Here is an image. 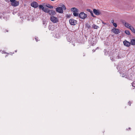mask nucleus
Instances as JSON below:
<instances>
[{"label":"nucleus","instance_id":"nucleus-6","mask_svg":"<svg viewBox=\"0 0 135 135\" xmlns=\"http://www.w3.org/2000/svg\"><path fill=\"white\" fill-rule=\"evenodd\" d=\"M69 22L70 24L72 25H75L77 23L76 21L72 19H70Z\"/></svg>","mask_w":135,"mask_h":135},{"label":"nucleus","instance_id":"nucleus-15","mask_svg":"<svg viewBox=\"0 0 135 135\" xmlns=\"http://www.w3.org/2000/svg\"><path fill=\"white\" fill-rule=\"evenodd\" d=\"M133 33H135V30L134 28L132 26L129 28Z\"/></svg>","mask_w":135,"mask_h":135},{"label":"nucleus","instance_id":"nucleus-3","mask_svg":"<svg viewBox=\"0 0 135 135\" xmlns=\"http://www.w3.org/2000/svg\"><path fill=\"white\" fill-rule=\"evenodd\" d=\"M11 2V5L13 6L16 7L19 5V2L18 1L16 0H10Z\"/></svg>","mask_w":135,"mask_h":135},{"label":"nucleus","instance_id":"nucleus-12","mask_svg":"<svg viewBox=\"0 0 135 135\" xmlns=\"http://www.w3.org/2000/svg\"><path fill=\"white\" fill-rule=\"evenodd\" d=\"M49 28L50 30H54L55 28V26L54 25H50L49 27Z\"/></svg>","mask_w":135,"mask_h":135},{"label":"nucleus","instance_id":"nucleus-18","mask_svg":"<svg viewBox=\"0 0 135 135\" xmlns=\"http://www.w3.org/2000/svg\"><path fill=\"white\" fill-rule=\"evenodd\" d=\"M46 6L47 7L49 8H53V6H52L51 5H50L49 4H46Z\"/></svg>","mask_w":135,"mask_h":135},{"label":"nucleus","instance_id":"nucleus-5","mask_svg":"<svg viewBox=\"0 0 135 135\" xmlns=\"http://www.w3.org/2000/svg\"><path fill=\"white\" fill-rule=\"evenodd\" d=\"M86 16V15L83 12H81L79 15V17L83 19L85 18Z\"/></svg>","mask_w":135,"mask_h":135},{"label":"nucleus","instance_id":"nucleus-2","mask_svg":"<svg viewBox=\"0 0 135 135\" xmlns=\"http://www.w3.org/2000/svg\"><path fill=\"white\" fill-rule=\"evenodd\" d=\"M51 21L54 23H56L59 21L58 19L54 16H51L50 17Z\"/></svg>","mask_w":135,"mask_h":135},{"label":"nucleus","instance_id":"nucleus-28","mask_svg":"<svg viewBox=\"0 0 135 135\" xmlns=\"http://www.w3.org/2000/svg\"><path fill=\"white\" fill-rule=\"evenodd\" d=\"M95 42L94 43H93V44H95Z\"/></svg>","mask_w":135,"mask_h":135},{"label":"nucleus","instance_id":"nucleus-13","mask_svg":"<svg viewBox=\"0 0 135 135\" xmlns=\"http://www.w3.org/2000/svg\"><path fill=\"white\" fill-rule=\"evenodd\" d=\"M71 11L73 12H79L78 9L75 7H73L71 8Z\"/></svg>","mask_w":135,"mask_h":135},{"label":"nucleus","instance_id":"nucleus-17","mask_svg":"<svg viewBox=\"0 0 135 135\" xmlns=\"http://www.w3.org/2000/svg\"><path fill=\"white\" fill-rule=\"evenodd\" d=\"M43 11L45 12H46V13H48V12L49 11V10L47 8H44V9H43Z\"/></svg>","mask_w":135,"mask_h":135},{"label":"nucleus","instance_id":"nucleus-14","mask_svg":"<svg viewBox=\"0 0 135 135\" xmlns=\"http://www.w3.org/2000/svg\"><path fill=\"white\" fill-rule=\"evenodd\" d=\"M130 43H131L130 45H135V39H131V40Z\"/></svg>","mask_w":135,"mask_h":135},{"label":"nucleus","instance_id":"nucleus-9","mask_svg":"<svg viewBox=\"0 0 135 135\" xmlns=\"http://www.w3.org/2000/svg\"><path fill=\"white\" fill-rule=\"evenodd\" d=\"M123 43L124 46L127 47H129L131 45V43L127 40H125L123 42Z\"/></svg>","mask_w":135,"mask_h":135},{"label":"nucleus","instance_id":"nucleus-4","mask_svg":"<svg viewBox=\"0 0 135 135\" xmlns=\"http://www.w3.org/2000/svg\"><path fill=\"white\" fill-rule=\"evenodd\" d=\"M122 23L125 27L129 29L132 26L131 24L129 23L128 22H126L125 21H123Z\"/></svg>","mask_w":135,"mask_h":135},{"label":"nucleus","instance_id":"nucleus-24","mask_svg":"<svg viewBox=\"0 0 135 135\" xmlns=\"http://www.w3.org/2000/svg\"><path fill=\"white\" fill-rule=\"evenodd\" d=\"M87 11H88L90 12V9H87Z\"/></svg>","mask_w":135,"mask_h":135},{"label":"nucleus","instance_id":"nucleus-7","mask_svg":"<svg viewBox=\"0 0 135 135\" xmlns=\"http://www.w3.org/2000/svg\"><path fill=\"white\" fill-rule=\"evenodd\" d=\"M48 13L49 15L51 16H53L55 15L56 14V12L55 11L53 10H49Z\"/></svg>","mask_w":135,"mask_h":135},{"label":"nucleus","instance_id":"nucleus-20","mask_svg":"<svg viewBox=\"0 0 135 135\" xmlns=\"http://www.w3.org/2000/svg\"><path fill=\"white\" fill-rule=\"evenodd\" d=\"M39 9H41L43 10L44 7L42 5H39Z\"/></svg>","mask_w":135,"mask_h":135},{"label":"nucleus","instance_id":"nucleus-23","mask_svg":"<svg viewBox=\"0 0 135 135\" xmlns=\"http://www.w3.org/2000/svg\"><path fill=\"white\" fill-rule=\"evenodd\" d=\"M132 85L133 87H135V85L134 84V82L132 83Z\"/></svg>","mask_w":135,"mask_h":135},{"label":"nucleus","instance_id":"nucleus-16","mask_svg":"<svg viewBox=\"0 0 135 135\" xmlns=\"http://www.w3.org/2000/svg\"><path fill=\"white\" fill-rule=\"evenodd\" d=\"M93 28L95 29H97L99 28V27L98 26L95 25L94 24H93L92 26Z\"/></svg>","mask_w":135,"mask_h":135},{"label":"nucleus","instance_id":"nucleus-22","mask_svg":"<svg viewBox=\"0 0 135 135\" xmlns=\"http://www.w3.org/2000/svg\"><path fill=\"white\" fill-rule=\"evenodd\" d=\"M113 25L115 27H116L117 26V25L116 24V23H114L113 24Z\"/></svg>","mask_w":135,"mask_h":135},{"label":"nucleus","instance_id":"nucleus-25","mask_svg":"<svg viewBox=\"0 0 135 135\" xmlns=\"http://www.w3.org/2000/svg\"><path fill=\"white\" fill-rule=\"evenodd\" d=\"M114 21L113 20H112L111 21V22L112 23H113H113H114Z\"/></svg>","mask_w":135,"mask_h":135},{"label":"nucleus","instance_id":"nucleus-26","mask_svg":"<svg viewBox=\"0 0 135 135\" xmlns=\"http://www.w3.org/2000/svg\"><path fill=\"white\" fill-rule=\"evenodd\" d=\"M91 15L92 16H93V13H91Z\"/></svg>","mask_w":135,"mask_h":135},{"label":"nucleus","instance_id":"nucleus-27","mask_svg":"<svg viewBox=\"0 0 135 135\" xmlns=\"http://www.w3.org/2000/svg\"><path fill=\"white\" fill-rule=\"evenodd\" d=\"M35 39H36V41H37V40L36 38H35Z\"/></svg>","mask_w":135,"mask_h":135},{"label":"nucleus","instance_id":"nucleus-19","mask_svg":"<svg viewBox=\"0 0 135 135\" xmlns=\"http://www.w3.org/2000/svg\"><path fill=\"white\" fill-rule=\"evenodd\" d=\"M78 12H73V14L75 16H77L79 15Z\"/></svg>","mask_w":135,"mask_h":135},{"label":"nucleus","instance_id":"nucleus-8","mask_svg":"<svg viewBox=\"0 0 135 135\" xmlns=\"http://www.w3.org/2000/svg\"><path fill=\"white\" fill-rule=\"evenodd\" d=\"M112 31L116 34H118L120 33L119 30L118 29L115 28L112 29Z\"/></svg>","mask_w":135,"mask_h":135},{"label":"nucleus","instance_id":"nucleus-10","mask_svg":"<svg viewBox=\"0 0 135 135\" xmlns=\"http://www.w3.org/2000/svg\"><path fill=\"white\" fill-rule=\"evenodd\" d=\"M31 6L32 7L36 8L38 7V5L36 2H33L31 3Z\"/></svg>","mask_w":135,"mask_h":135},{"label":"nucleus","instance_id":"nucleus-1","mask_svg":"<svg viewBox=\"0 0 135 135\" xmlns=\"http://www.w3.org/2000/svg\"><path fill=\"white\" fill-rule=\"evenodd\" d=\"M66 9L65 6L63 4H61L59 5V6L56 8V11L59 13H62L63 12V10H65Z\"/></svg>","mask_w":135,"mask_h":135},{"label":"nucleus","instance_id":"nucleus-29","mask_svg":"<svg viewBox=\"0 0 135 135\" xmlns=\"http://www.w3.org/2000/svg\"><path fill=\"white\" fill-rule=\"evenodd\" d=\"M51 1H54V0H51Z\"/></svg>","mask_w":135,"mask_h":135},{"label":"nucleus","instance_id":"nucleus-11","mask_svg":"<svg viewBox=\"0 0 135 135\" xmlns=\"http://www.w3.org/2000/svg\"><path fill=\"white\" fill-rule=\"evenodd\" d=\"M93 12L96 15H99L100 13L98 9H94L93 10Z\"/></svg>","mask_w":135,"mask_h":135},{"label":"nucleus","instance_id":"nucleus-21","mask_svg":"<svg viewBox=\"0 0 135 135\" xmlns=\"http://www.w3.org/2000/svg\"><path fill=\"white\" fill-rule=\"evenodd\" d=\"M125 32L126 34L128 35H129L130 34V33L129 31L128 30H126Z\"/></svg>","mask_w":135,"mask_h":135}]
</instances>
